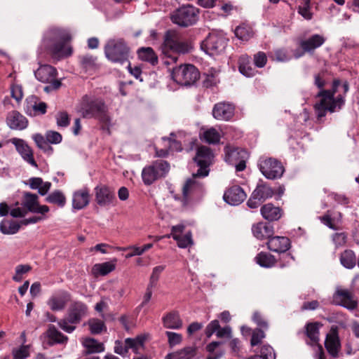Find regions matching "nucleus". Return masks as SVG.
<instances>
[{
    "mask_svg": "<svg viewBox=\"0 0 359 359\" xmlns=\"http://www.w3.org/2000/svg\"><path fill=\"white\" fill-rule=\"evenodd\" d=\"M340 83V80L334 79L332 82V89L321 90L317 94V97L320 100L316 102L313 108L318 121L325 117L327 112L334 113L338 111L345 104L346 99L344 95H338L335 97Z\"/></svg>",
    "mask_w": 359,
    "mask_h": 359,
    "instance_id": "obj_1",
    "label": "nucleus"
},
{
    "mask_svg": "<svg viewBox=\"0 0 359 359\" xmlns=\"http://www.w3.org/2000/svg\"><path fill=\"white\" fill-rule=\"evenodd\" d=\"M161 50L163 55L170 57L174 62L177 57L174 54L188 53L192 49L191 43L182 38V34L175 29L167 30L163 36V42L161 45Z\"/></svg>",
    "mask_w": 359,
    "mask_h": 359,
    "instance_id": "obj_2",
    "label": "nucleus"
},
{
    "mask_svg": "<svg viewBox=\"0 0 359 359\" xmlns=\"http://www.w3.org/2000/svg\"><path fill=\"white\" fill-rule=\"evenodd\" d=\"M107 107L102 99L85 95L82 97L78 107V111L85 118H97L100 122L109 126L110 117Z\"/></svg>",
    "mask_w": 359,
    "mask_h": 359,
    "instance_id": "obj_3",
    "label": "nucleus"
},
{
    "mask_svg": "<svg viewBox=\"0 0 359 359\" xmlns=\"http://www.w3.org/2000/svg\"><path fill=\"white\" fill-rule=\"evenodd\" d=\"M88 312V306L84 302L73 301L68 307L67 316L57 322L58 326L65 332L72 333L76 330V325L87 316Z\"/></svg>",
    "mask_w": 359,
    "mask_h": 359,
    "instance_id": "obj_4",
    "label": "nucleus"
},
{
    "mask_svg": "<svg viewBox=\"0 0 359 359\" xmlns=\"http://www.w3.org/2000/svg\"><path fill=\"white\" fill-rule=\"evenodd\" d=\"M104 54L111 62L121 65L127 62L130 68V48L123 39H113L107 41L104 46Z\"/></svg>",
    "mask_w": 359,
    "mask_h": 359,
    "instance_id": "obj_5",
    "label": "nucleus"
},
{
    "mask_svg": "<svg viewBox=\"0 0 359 359\" xmlns=\"http://www.w3.org/2000/svg\"><path fill=\"white\" fill-rule=\"evenodd\" d=\"M49 34L56 42L51 47V53L57 57H67L72 55V49L67 43L71 40V35L68 31L60 28L50 29Z\"/></svg>",
    "mask_w": 359,
    "mask_h": 359,
    "instance_id": "obj_6",
    "label": "nucleus"
},
{
    "mask_svg": "<svg viewBox=\"0 0 359 359\" xmlns=\"http://www.w3.org/2000/svg\"><path fill=\"white\" fill-rule=\"evenodd\" d=\"M198 10L191 5H184L175 10L171 14V21L180 27H187L194 25L198 18Z\"/></svg>",
    "mask_w": 359,
    "mask_h": 359,
    "instance_id": "obj_7",
    "label": "nucleus"
},
{
    "mask_svg": "<svg viewBox=\"0 0 359 359\" xmlns=\"http://www.w3.org/2000/svg\"><path fill=\"white\" fill-rule=\"evenodd\" d=\"M199 72L193 65L176 67L171 72L172 79L182 86H190L199 79Z\"/></svg>",
    "mask_w": 359,
    "mask_h": 359,
    "instance_id": "obj_8",
    "label": "nucleus"
},
{
    "mask_svg": "<svg viewBox=\"0 0 359 359\" xmlns=\"http://www.w3.org/2000/svg\"><path fill=\"white\" fill-rule=\"evenodd\" d=\"M170 170V164L163 160L154 161L151 165L144 168L142 172L143 182L146 185L153 184L158 179L165 177Z\"/></svg>",
    "mask_w": 359,
    "mask_h": 359,
    "instance_id": "obj_9",
    "label": "nucleus"
},
{
    "mask_svg": "<svg viewBox=\"0 0 359 359\" xmlns=\"http://www.w3.org/2000/svg\"><path fill=\"white\" fill-rule=\"evenodd\" d=\"M258 167L262 175L269 180L280 178L285 172L282 163L272 157H261Z\"/></svg>",
    "mask_w": 359,
    "mask_h": 359,
    "instance_id": "obj_10",
    "label": "nucleus"
},
{
    "mask_svg": "<svg viewBox=\"0 0 359 359\" xmlns=\"http://www.w3.org/2000/svg\"><path fill=\"white\" fill-rule=\"evenodd\" d=\"M214 154L212 149L207 146H200L197 148L196 154L194 158V162L199 167L195 173L196 176L206 177L208 175L210 165L212 163Z\"/></svg>",
    "mask_w": 359,
    "mask_h": 359,
    "instance_id": "obj_11",
    "label": "nucleus"
},
{
    "mask_svg": "<svg viewBox=\"0 0 359 359\" xmlns=\"http://www.w3.org/2000/svg\"><path fill=\"white\" fill-rule=\"evenodd\" d=\"M228 39L222 33L212 32L201 43V48L210 55L223 52L227 45Z\"/></svg>",
    "mask_w": 359,
    "mask_h": 359,
    "instance_id": "obj_12",
    "label": "nucleus"
},
{
    "mask_svg": "<svg viewBox=\"0 0 359 359\" xmlns=\"http://www.w3.org/2000/svg\"><path fill=\"white\" fill-rule=\"evenodd\" d=\"M202 176H196L195 173L192 175V177L188 179L182 189V203L187 205L189 200L192 198L199 197L204 191L203 184L198 180Z\"/></svg>",
    "mask_w": 359,
    "mask_h": 359,
    "instance_id": "obj_13",
    "label": "nucleus"
},
{
    "mask_svg": "<svg viewBox=\"0 0 359 359\" xmlns=\"http://www.w3.org/2000/svg\"><path fill=\"white\" fill-rule=\"evenodd\" d=\"M47 104L40 101L36 96H30L26 100L25 112L29 116L43 115L47 111Z\"/></svg>",
    "mask_w": 359,
    "mask_h": 359,
    "instance_id": "obj_14",
    "label": "nucleus"
},
{
    "mask_svg": "<svg viewBox=\"0 0 359 359\" xmlns=\"http://www.w3.org/2000/svg\"><path fill=\"white\" fill-rule=\"evenodd\" d=\"M235 107L233 104L221 102L214 105L212 109L213 117L219 121H229L234 115Z\"/></svg>",
    "mask_w": 359,
    "mask_h": 359,
    "instance_id": "obj_15",
    "label": "nucleus"
},
{
    "mask_svg": "<svg viewBox=\"0 0 359 359\" xmlns=\"http://www.w3.org/2000/svg\"><path fill=\"white\" fill-rule=\"evenodd\" d=\"M334 298L337 304L348 310H353L357 308L358 302L354 299L353 294L348 290L338 289Z\"/></svg>",
    "mask_w": 359,
    "mask_h": 359,
    "instance_id": "obj_16",
    "label": "nucleus"
},
{
    "mask_svg": "<svg viewBox=\"0 0 359 359\" xmlns=\"http://www.w3.org/2000/svg\"><path fill=\"white\" fill-rule=\"evenodd\" d=\"M94 191L95 201L101 207L109 205L115 198L114 191L106 185L97 186Z\"/></svg>",
    "mask_w": 359,
    "mask_h": 359,
    "instance_id": "obj_17",
    "label": "nucleus"
},
{
    "mask_svg": "<svg viewBox=\"0 0 359 359\" xmlns=\"http://www.w3.org/2000/svg\"><path fill=\"white\" fill-rule=\"evenodd\" d=\"M325 346L330 355L333 358L339 356L341 344L339 338L337 327H332L330 333L326 336Z\"/></svg>",
    "mask_w": 359,
    "mask_h": 359,
    "instance_id": "obj_18",
    "label": "nucleus"
},
{
    "mask_svg": "<svg viewBox=\"0 0 359 359\" xmlns=\"http://www.w3.org/2000/svg\"><path fill=\"white\" fill-rule=\"evenodd\" d=\"M247 197L244 190L238 185H234L226 190L224 200L231 205H238L243 203Z\"/></svg>",
    "mask_w": 359,
    "mask_h": 359,
    "instance_id": "obj_19",
    "label": "nucleus"
},
{
    "mask_svg": "<svg viewBox=\"0 0 359 359\" xmlns=\"http://www.w3.org/2000/svg\"><path fill=\"white\" fill-rule=\"evenodd\" d=\"M70 299L71 294L68 292L62 290L58 294L51 296L48 299L47 304L53 311H62Z\"/></svg>",
    "mask_w": 359,
    "mask_h": 359,
    "instance_id": "obj_20",
    "label": "nucleus"
},
{
    "mask_svg": "<svg viewBox=\"0 0 359 359\" xmlns=\"http://www.w3.org/2000/svg\"><path fill=\"white\" fill-rule=\"evenodd\" d=\"M267 247L271 251L282 253L290 248V241L285 236H271L268 242Z\"/></svg>",
    "mask_w": 359,
    "mask_h": 359,
    "instance_id": "obj_21",
    "label": "nucleus"
},
{
    "mask_svg": "<svg viewBox=\"0 0 359 359\" xmlns=\"http://www.w3.org/2000/svg\"><path fill=\"white\" fill-rule=\"evenodd\" d=\"M6 122L10 128L22 130L28 126V121L25 116L18 111H12L8 114Z\"/></svg>",
    "mask_w": 359,
    "mask_h": 359,
    "instance_id": "obj_22",
    "label": "nucleus"
},
{
    "mask_svg": "<svg viewBox=\"0 0 359 359\" xmlns=\"http://www.w3.org/2000/svg\"><path fill=\"white\" fill-rule=\"evenodd\" d=\"M13 143L15 144L17 151L25 161L32 165L37 167V163L34 158L32 149L22 140L13 139Z\"/></svg>",
    "mask_w": 359,
    "mask_h": 359,
    "instance_id": "obj_23",
    "label": "nucleus"
},
{
    "mask_svg": "<svg viewBox=\"0 0 359 359\" xmlns=\"http://www.w3.org/2000/svg\"><path fill=\"white\" fill-rule=\"evenodd\" d=\"M34 75L40 82L49 83L56 80V69L48 65H41L34 72Z\"/></svg>",
    "mask_w": 359,
    "mask_h": 359,
    "instance_id": "obj_24",
    "label": "nucleus"
},
{
    "mask_svg": "<svg viewBox=\"0 0 359 359\" xmlns=\"http://www.w3.org/2000/svg\"><path fill=\"white\" fill-rule=\"evenodd\" d=\"M90 194L87 188H83L74 193L72 206L74 209L81 210L86 207L90 202Z\"/></svg>",
    "mask_w": 359,
    "mask_h": 359,
    "instance_id": "obj_25",
    "label": "nucleus"
},
{
    "mask_svg": "<svg viewBox=\"0 0 359 359\" xmlns=\"http://www.w3.org/2000/svg\"><path fill=\"white\" fill-rule=\"evenodd\" d=\"M325 41V38L320 34H313L305 40L301 41L299 45L304 51L311 53L320 47Z\"/></svg>",
    "mask_w": 359,
    "mask_h": 359,
    "instance_id": "obj_26",
    "label": "nucleus"
},
{
    "mask_svg": "<svg viewBox=\"0 0 359 359\" xmlns=\"http://www.w3.org/2000/svg\"><path fill=\"white\" fill-rule=\"evenodd\" d=\"M260 212L265 219L270 222L277 221L283 215L282 209L271 203L264 205L260 209Z\"/></svg>",
    "mask_w": 359,
    "mask_h": 359,
    "instance_id": "obj_27",
    "label": "nucleus"
},
{
    "mask_svg": "<svg viewBox=\"0 0 359 359\" xmlns=\"http://www.w3.org/2000/svg\"><path fill=\"white\" fill-rule=\"evenodd\" d=\"M253 235L259 240H268L273 235V228L271 225L259 222L252 227Z\"/></svg>",
    "mask_w": 359,
    "mask_h": 359,
    "instance_id": "obj_28",
    "label": "nucleus"
},
{
    "mask_svg": "<svg viewBox=\"0 0 359 359\" xmlns=\"http://www.w3.org/2000/svg\"><path fill=\"white\" fill-rule=\"evenodd\" d=\"M163 327L167 329L177 330L182 327V320L177 311H172L162 318Z\"/></svg>",
    "mask_w": 359,
    "mask_h": 359,
    "instance_id": "obj_29",
    "label": "nucleus"
},
{
    "mask_svg": "<svg viewBox=\"0 0 359 359\" xmlns=\"http://www.w3.org/2000/svg\"><path fill=\"white\" fill-rule=\"evenodd\" d=\"M224 151L225 161L231 164L237 163L243 158H248V152L243 149L226 147Z\"/></svg>",
    "mask_w": 359,
    "mask_h": 359,
    "instance_id": "obj_30",
    "label": "nucleus"
},
{
    "mask_svg": "<svg viewBox=\"0 0 359 359\" xmlns=\"http://www.w3.org/2000/svg\"><path fill=\"white\" fill-rule=\"evenodd\" d=\"M81 67L85 72H94L98 67L97 57L90 54L81 55L79 57Z\"/></svg>",
    "mask_w": 359,
    "mask_h": 359,
    "instance_id": "obj_31",
    "label": "nucleus"
},
{
    "mask_svg": "<svg viewBox=\"0 0 359 359\" xmlns=\"http://www.w3.org/2000/svg\"><path fill=\"white\" fill-rule=\"evenodd\" d=\"M255 196L259 198L262 202L271 198L274 194L273 189L266 183L260 182L257 184L255 189L253 191Z\"/></svg>",
    "mask_w": 359,
    "mask_h": 359,
    "instance_id": "obj_32",
    "label": "nucleus"
},
{
    "mask_svg": "<svg viewBox=\"0 0 359 359\" xmlns=\"http://www.w3.org/2000/svg\"><path fill=\"white\" fill-rule=\"evenodd\" d=\"M196 348L187 346L177 351L168 353L165 359H191L196 355Z\"/></svg>",
    "mask_w": 359,
    "mask_h": 359,
    "instance_id": "obj_33",
    "label": "nucleus"
},
{
    "mask_svg": "<svg viewBox=\"0 0 359 359\" xmlns=\"http://www.w3.org/2000/svg\"><path fill=\"white\" fill-rule=\"evenodd\" d=\"M29 187L37 189L40 195H46L50 189L52 184L50 182H43L41 177H31L29 180Z\"/></svg>",
    "mask_w": 359,
    "mask_h": 359,
    "instance_id": "obj_34",
    "label": "nucleus"
},
{
    "mask_svg": "<svg viewBox=\"0 0 359 359\" xmlns=\"http://www.w3.org/2000/svg\"><path fill=\"white\" fill-rule=\"evenodd\" d=\"M46 334L49 340L51 341V345L55 344H66L68 341V337L60 332L54 325H50L46 332Z\"/></svg>",
    "mask_w": 359,
    "mask_h": 359,
    "instance_id": "obj_35",
    "label": "nucleus"
},
{
    "mask_svg": "<svg viewBox=\"0 0 359 359\" xmlns=\"http://www.w3.org/2000/svg\"><path fill=\"white\" fill-rule=\"evenodd\" d=\"M201 140L208 144H217L220 141L221 135L218 130L215 128H210L203 130L200 133Z\"/></svg>",
    "mask_w": 359,
    "mask_h": 359,
    "instance_id": "obj_36",
    "label": "nucleus"
},
{
    "mask_svg": "<svg viewBox=\"0 0 359 359\" xmlns=\"http://www.w3.org/2000/svg\"><path fill=\"white\" fill-rule=\"evenodd\" d=\"M137 54L140 60L149 62L152 65H156L158 63V57L150 47L140 48Z\"/></svg>",
    "mask_w": 359,
    "mask_h": 359,
    "instance_id": "obj_37",
    "label": "nucleus"
},
{
    "mask_svg": "<svg viewBox=\"0 0 359 359\" xmlns=\"http://www.w3.org/2000/svg\"><path fill=\"white\" fill-rule=\"evenodd\" d=\"M38 196L30 192H25L23 194V200L22 205L27 212H33L39 203Z\"/></svg>",
    "mask_w": 359,
    "mask_h": 359,
    "instance_id": "obj_38",
    "label": "nucleus"
},
{
    "mask_svg": "<svg viewBox=\"0 0 359 359\" xmlns=\"http://www.w3.org/2000/svg\"><path fill=\"white\" fill-rule=\"evenodd\" d=\"M239 72L247 77H251L255 74L257 71L252 67L250 58L247 56H242L239 59Z\"/></svg>",
    "mask_w": 359,
    "mask_h": 359,
    "instance_id": "obj_39",
    "label": "nucleus"
},
{
    "mask_svg": "<svg viewBox=\"0 0 359 359\" xmlns=\"http://www.w3.org/2000/svg\"><path fill=\"white\" fill-rule=\"evenodd\" d=\"M341 264L347 269H353L356 264L355 253L351 250H346L340 256Z\"/></svg>",
    "mask_w": 359,
    "mask_h": 359,
    "instance_id": "obj_40",
    "label": "nucleus"
},
{
    "mask_svg": "<svg viewBox=\"0 0 359 359\" xmlns=\"http://www.w3.org/2000/svg\"><path fill=\"white\" fill-rule=\"evenodd\" d=\"M256 262L262 267L270 268L276 264V259L273 255L261 252L256 257Z\"/></svg>",
    "mask_w": 359,
    "mask_h": 359,
    "instance_id": "obj_41",
    "label": "nucleus"
},
{
    "mask_svg": "<svg viewBox=\"0 0 359 359\" xmlns=\"http://www.w3.org/2000/svg\"><path fill=\"white\" fill-rule=\"evenodd\" d=\"M83 345L87 349L88 353H101L104 351V346L102 343L98 342L93 338H87Z\"/></svg>",
    "mask_w": 359,
    "mask_h": 359,
    "instance_id": "obj_42",
    "label": "nucleus"
},
{
    "mask_svg": "<svg viewBox=\"0 0 359 359\" xmlns=\"http://www.w3.org/2000/svg\"><path fill=\"white\" fill-rule=\"evenodd\" d=\"M115 269V264L111 262L96 264L93 266L92 271L95 276H106Z\"/></svg>",
    "mask_w": 359,
    "mask_h": 359,
    "instance_id": "obj_43",
    "label": "nucleus"
},
{
    "mask_svg": "<svg viewBox=\"0 0 359 359\" xmlns=\"http://www.w3.org/2000/svg\"><path fill=\"white\" fill-rule=\"evenodd\" d=\"M145 339L146 338L143 335L137 336L135 338L126 339L125 343L128 351L132 349L134 353H137L139 348L143 346Z\"/></svg>",
    "mask_w": 359,
    "mask_h": 359,
    "instance_id": "obj_44",
    "label": "nucleus"
},
{
    "mask_svg": "<svg viewBox=\"0 0 359 359\" xmlns=\"http://www.w3.org/2000/svg\"><path fill=\"white\" fill-rule=\"evenodd\" d=\"M20 228V225L15 221L3 220L0 223V231L4 234H15Z\"/></svg>",
    "mask_w": 359,
    "mask_h": 359,
    "instance_id": "obj_45",
    "label": "nucleus"
},
{
    "mask_svg": "<svg viewBox=\"0 0 359 359\" xmlns=\"http://www.w3.org/2000/svg\"><path fill=\"white\" fill-rule=\"evenodd\" d=\"M46 201L63 207L66 203V198L61 191L55 190L46 198Z\"/></svg>",
    "mask_w": 359,
    "mask_h": 359,
    "instance_id": "obj_46",
    "label": "nucleus"
},
{
    "mask_svg": "<svg viewBox=\"0 0 359 359\" xmlns=\"http://www.w3.org/2000/svg\"><path fill=\"white\" fill-rule=\"evenodd\" d=\"M235 34L239 39L248 41L253 36L254 32L250 26L242 25L236 28Z\"/></svg>",
    "mask_w": 359,
    "mask_h": 359,
    "instance_id": "obj_47",
    "label": "nucleus"
},
{
    "mask_svg": "<svg viewBox=\"0 0 359 359\" xmlns=\"http://www.w3.org/2000/svg\"><path fill=\"white\" fill-rule=\"evenodd\" d=\"M32 267L29 264H19L15 269V274L12 279L15 282H21L24 278V275L29 272Z\"/></svg>",
    "mask_w": 359,
    "mask_h": 359,
    "instance_id": "obj_48",
    "label": "nucleus"
},
{
    "mask_svg": "<svg viewBox=\"0 0 359 359\" xmlns=\"http://www.w3.org/2000/svg\"><path fill=\"white\" fill-rule=\"evenodd\" d=\"M318 325V323H311L306 325V335L314 343L319 341Z\"/></svg>",
    "mask_w": 359,
    "mask_h": 359,
    "instance_id": "obj_49",
    "label": "nucleus"
},
{
    "mask_svg": "<svg viewBox=\"0 0 359 359\" xmlns=\"http://www.w3.org/2000/svg\"><path fill=\"white\" fill-rule=\"evenodd\" d=\"M177 135L172 133L170 135V137H162V140L163 142H168L169 144V150L174 151H181L182 150V143L176 139Z\"/></svg>",
    "mask_w": 359,
    "mask_h": 359,
    "instance_id": "obj_50",
    "label": "nucleus"
},
{
    "mask_svg": "<svg viewBox=\"0 0 359 359\" xmlns=\"http://www.w3.org/2000/svg\"><path fill=\"white\" fill-rule=\"evenodd\" d=\"M88 325L90 331L93 334H98L101 333L103 330L106 329L104 322L97 318L89 320Z\"/></svg>",
    "mask_w": 359,
    "mask_h": 359,
    "instance_id": "obj_51",
    "label": "nucleus"
},
{
    "mask_svg": "<svg viewBox=\"0 0 359 359\" xmlns=\"http://www.w3.org/2000/svg\"><path fill=\"white\" fill-rule=\"evenodd\" d=\"M252 359H276V355L271 346L264 345L261 348L259 355H255Z\"/></svg>",
    "mask_w": 359,
    "mask_h": 359,
    "instance_id": "obj_52",
    "label": "nucleus"
},
{
    "mask_svg": "<svg viewBox=\"0 0 359 359\" xmlns=\"http://www.w3.org/2000/svg\"><path fill=\"white\" fill-rule=\"evenodd\" d=\"M172 238L177 241V245L181 248H187L193 243L190 232L184 236L173 235Z\"/></svg>",
    "mask_w": 359,
    "mask_h": 359,
    "instance_id": "obj_53",
    "label": "nucleus"
},
{
    "mask_svg": "<svg viewBox=\"0 0 359 359\" xmlns=\"http://www.w3.org/2000/svg\"><path fill=\"white\" fill-rule=\"evenodd\" d=\"M165 268V266L163 265L155 266L152 270L148 285L156 287L160 278V275L164 271Z\"/></svg>",
    "mask_w": 359,
    "mask_h": 359,
    "instance_id": "obj_54",
    "label": "nucleus"
},
{
    "mask_svg": "<svg viewBox=\"0 0 359 359\" xmlns=\"http://www.w3.org/2000/svg\"><path fill=\"white\" fill-rule=\"evenodd\" d=\"M57 126L58 127L66 128L70 123V118L66 111H59L55 116Z\"/></svg>",
    "mask_w": 359,
    "mask_h": 359,
    "instance_id": "obj_55",
    "label": "nucleus"
},
{
    "mask_svg": "<svg viewBox=\"0 0 359 359\" xmlns=\"http://www.w3.org/2000/svg\"><path fill=\"white\" fill-rule=\"evenodd\" d=\"M165 334L168 337V344L170 348L181 344L182 341V336L180 334L167 331L165 332Z\"/></svg>",
    "mask_w": 359,
    "mask_h": 359,
    "instance_id": "obj_56",
    "label": "nucleus"
},
{
    "mask_svg": "<svg viewBox=\"0 0 359 359\" xmlns=\"http://www.w3.org/2000/svg\"><path fill=\"white\" fill-rule=\"evenodd\" d=\"M265 338V333L261 328H256L253 330L250 340L252 346H255L260 344L262 339Z\"/></svg>",
    "mask_w": 359,
    "mask_h": 359,
    "instance_id": "obj_57",
    "label": "nucleus"
},
{
    "mask_svg": "<svg viewBox=\"0 0 359 359\" xmlns=\"http://www.w3.org/2000/svg\"><path fill=\"white\" fill-rule=\"evenodd\" d=\"M13 359H25L29 355L28 346L22 345L18 349L13 350Z\"/></svg>",
    "mask_w": 359,
    "mask_h": 359,
    "instance_id": "obj_58",
    "label": "nucleus"
},
{
    "mask_svg": "<svg viewBox=\"0 0 359 359\" xmlns=\"http://www.w3.org/2000/svg\"><path fill=\"white\" fill-rule=\"evenodd\" d=\"M267 62V57L265 53L259 51L254 55V64L257 67H264Z\"/></svg>",
    "mask_w": 359,
    "mask_h": 359,
    "instance_id": "obj_59",
    "label": "nucleus"
},
{
    "mask_svg": "<svg viewBox=\"0 0 359 359\" xmlns=\"http://www.w3.org/2000/svg\"><path fill=\"white\" fill-rule=\"evenodd\" d=\"M347 235L344 232H337L332 235V241L336 247H341L346 243Z\"/></svg>",
    "mask_w": 359,
    "mask_h": 359,
    "instance_id": "obj_60",
    "label": "nucleus"
},
{
    "mask_svg": "<svg viewBox=\"0 0 359 359\" xmlns=\"http://www.w3.org/2000/svg\"><path fill=\"white\" fill-rule=\"evenodd\" d=\"M46 138L47 142L51 144H59L62 140V137L60 133L56 131H48L46 134Z\"/></svg>",
    "mask_w": 359,
    "mask_h": 359,
    "instance_id": "obj_61",
    "label": "nucleus"
},
{
    "mask_svg": "<svg viewBox=\"0 0 359 359\" xmlns=\"http://www.w3.org/2000/svg\"><path fill=\"white\" fill-rule=\"evenodd\" d=\"M11 97L17 102H20L23 97L22 88L20 85L13 83L11 86Z\"/></svg>",
    "mask_w": 359,
    "mask_h": 359,
    "instance_id": "obj_62",
    "label": "nucleus"
},
{
    "mask_svg": "<svg viewBox=\"0 0 359 359\" xmlns=\"http://www.w3.org/2000/svg\"><path fill=\"white\" fill-rule=\"evenodd\" d=\"M253 321L262 330H267L269 324L259 312H255L252 316Z\"/></svg>",
    "mask_w": 359,
    "mask_h": 359,
    "instance_id": "obj_63",
    "label": "nucleus"
},
{
    "mask_svg": "<svg viewBox=\"0 0 359 359\" xmlns=\"http://www.w3.org/2000/svg\"><path fill=\"white\" fill-rule=\"evenodd\" d=\"M220 328L219 323L217 320H212L206 327L205 333L208 338H210L215 332L217 333Z\"/></svg>",
    "mask_w": 359,
    "mask_h": 359,
    "instance_id": "obj_64",
    "label": "nucleus"
}]
</instances>
